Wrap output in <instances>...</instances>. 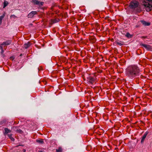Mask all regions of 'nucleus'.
Wrapping results in <instances>:
<instances>
[{
  "instance_id": "obj_1",
  "label": "nucleus",
  "mask_w": 152,
  "mask_h": 152,
  "mask_svg": "<svg viewBox=\"0 0 152 152\" xmlns=\"http://www.w3.org/2000/svg\"><path fill=\"white\" fill-rule=\"evenodd\" d=\"M126 72L129 77L133 79L140 75V70L137 66L133 65L128 67L126 69Z\"/></svg>"
},
{
  "instance_id": "obj_2",
  "label": "nucleus",
  "mask_w": 152,
  "mask_h": 152,
  "mask_svg": "<svg viewBox=\"0 0 152 152\" xmlns=\"http://www.w3.org/2000/svg\"><path fill=\"white\" fill-rule=\"evenodd\" d=\"M142 0V4L146 11L149 12L152 10V0Z\"/></svg>"
},
{
  "instance_id": "obj_3",
  "label": "nucleus",
  "mask_w": 152,
  "mask_h": 152,
  "mask_svg": "<svg viewBox=\"0 0 152 152\" xmlns=\"http://www.w3.org/2000/svg\"><path fill=\"white\" fill-rule=\"evenodd\" d=\"M97 74L96 73H94L87 77V81L88 83L90 84H93L97 80L96 77Z\"/></svg>"
},
{
  "instance_id": "obj_4",
  "label": "nucleus",
  "mask_w": 152,
  "mask_h": 152,
  "mask_svg": "<svg viewBox=\"0 0 152 152\" xmlns=\"http://www.w3.org/2000/svg\"><path fill=\"white\" fill-rule=\"evenodd\" d=\"M139 5V3L136 1H131L129 5V7L131 9H135L137 8Z\"/></svg>"
},
{
  "instance_id": "obj_5",
  "label": "nucleus",
  "mask_w": 152,
  "mask_h": 152,
  "mask_svg": "<svg viewBox=\"0 0 152 152\" xmlns=\"http://www.w3.org/2000/svg\"><path fill=\"white\" fill-rule=\"evenodd\" d=\"M140 45L144 47L148 50H152V47L149 45H146L143 44H140Z\"/></svg>"
},
{
  "instance_id": "obj_6",
  "label": "nucleus",
  "mask_w": 152,
  "mask_h": 152,
  "mask_svg": "<svg viewBox=\"0 0 152 152\" xmlns=\"http://www.w3.org/2000/svg\"><path fill=\"white\" fill-rule=\"evenodd\" d=\"M32 2L34 4L38 5L39 6H42L44 3L42 2H40L36 0H32Z\"/></svg>"
},
{
  "instance_id": "obj_7",
  "label": "nucleus",
  "mask_w": 152,
  "mask_h": 152,
  "mask_svg": "<svg viewBox=\"0 0 152 152\" xmlns=\"http://www.w3.org/2000/svg\"><path fill=\"white\" fill-rule=\"evenodd\" d=\"M37 12L36 11H32L28 14V18H32L35 15L37 14Z\"/></svg>"
},
{
  "instance_id": "obj_8",
  "label": "nucleus",
  "mask_w": 152,
  "mask_h": 152,
  "mask_svg": "<svg viewBox=\"0 0 152 152\" xmlns=\"http://www.w3.org/2000/svg\"><path fill=\"white\" fill-rule=\"evenodd\" d=\"M148 134V132H146L144 134V135L142 137V139L141 140V143H142L144 142L145 139V138L146 137V136H147Z\"/></svg>"
},
{
  "instance_id": "obj_9",
  "label": "nucleus",
  "mask_w": 152,
  "mask_h": 152,
  "mask_svg": "<svg viewBox=\"0 0 152 152\" xmlns=\"http://www.w3.org/2000/svg\"><path fill=\"white\" fill-rule=\"evenodd\" d=\"M11 41L10 40L7 41L6 42H4L1 44V45H9L11 43Z\"/></svg>"
},
{
  "instance_id": "obj_10",
  "label": "nucleus",
  "mask_w": 152,
  "mask_h": 152,
  "mask_svg": "<svg viewBox=\"0 0 152 152\" xmlns=\"http://www.w3.org/2000/svg\"><path fill=\"white\" fill-rule=\"evenodd\" d=\"M4 131L5 132L4 133V134L5 135L7 134L8 133H10L11 132V130L7 128H4Z\"/></svg>"
},
{
  "instance_id": "obj_11",
  "label": "nucleus",
  "mask_w": 152,
  "mask_h": 152,
  "mask_svg": "<svg viewBox=\"0 0 152 152\" xmlns=\"http://www.w3.org/2000/svg\"><path fill=\"white\" fill-rule=\"evenodd\" d=\"M31 45V44L30 42H28L27 43H25L24 45V47L27 49L30 47Z\"/></svg>"
},
{
  "instance_id": "obj_12",
  "label": "nucleus",
  "mask_w": 152,
  "mask_h": 152,
  "mask_svg": "<svg viewBox=\"0 0 152 152\" xmlns=\"http://www.w3.org/2000/svg\"><path fill=\"white\" fill-rule=\"evenodd\" d=\"M141 22L143 25L145 26H148L150 25V23H147L144 20H142Z\"/></svg>"
},
{
  "instance_id": "obj_13",
  "label": "nucleus",
  "mask_w": 152,
  "mask_h": 152,
  "mask_svg": "<svg viewBox=\"0 0 152 152\" xmlns=\"http://www.w3.org/2000/svg\"><path fill=\"white\" fill-rule=\"evenodd\" d=\"M5 16V13H4L2 15L0 16V25L1 24L2 21V20L4 18V16Z\"/></svg>"
},
{
  "instance_id": "obj_14",
  "label": "nucleus",
  "mask_w": 152,
  "mask_h": 152,
  "mask_svg": "<svg viewBox=\"0 0 152 152\" xmlns=\"http://www.w3.org/2000/svg\"><path fill=\"white\" fill-rule=\"evenodd\" d=\"M7 135L12 141H14L15 139L12 137V134H8Z\"/></svg>"
},
{
  "instance_id": "obj_15",
  "label": "nucleus",
  "mask_w": 152,
  "mask_h": 152,
  "mask_svg": "<svg viewBox=\"0 0 152 152\" xmlns=\"http://www.w3.org/2000/svg\"><path fill=\"white\" fill-rule=\"evenodd\" d=\"M36 141L39 143L42 144L44 143L43 140V139L37 140Z\"/></svg>"
},
{
  "instance_id": "obj_16",
  "label": "nucleus",
  "mask_w": 152,
  "mask_h": 152,
  "mask_svg": "<svg viewBox=\"0 0 152 152\" xmlns=\"http://www.w3.org/2000/svg\"><path fill=\"white\" fill-rule=\"evenodd\" d=\"M16 132L18 133H19L21 134H22L23 133V131L21 130L18 129V128H17Z\"/></svg>"
},
{
  "instance_id": "obj_17",
  "label": "nucleus",
  "mask_w": 152,
  "mask_h": 152,
  "mask_svg": "<svg viewBox=\"0 0 152 152\" xmlns=\"http://www.w3.org/2000/svg\"><path fill=\"white\" fill-rule=\"evenodd\" d=\"M62 149L61 147H59L58 148V149H56V152H62Z\"/></svg>"
},
{
  "instance_id": "obj_18",
  "label": "nucleus",
  "mask_w": 152,
  "mask_h": 152,
  "mask_svg": "<svg viewBox=\"0 0 152 152\" xmlns=\"http://www.w3.org/2000/svg\"><path fill=\"white\" fill-rule=\"evenodd\" d=\"M6 120H4L1 121L0 122V124L1 125H2L5 124L6 123Z\"/></svg>"
},
{
  "instance_id": "obj_19",
  "label": "nucleus",
  "mask_w": 152,
  "mask_h": 152,
  "mask_svg": "<svg viewBox=\"0 0 152 152\" xmlns=\"http://www.w3.org/2000/svg\"><path fill=\"white\" fill-rule=\"evenodd\" d=\"M3 8H4L7 6V4H8V3L7 2L4 1L3 3Z\"/></svg>"
},
{
  "instance_id": "obj_20",
  "label": "nucleus",
  "mask_w": 152,
  "mask_h": 152,
  "mask_svg": "<svg viewBox=\"0 0 152 152\" xmlns=\"http://www.w3.org/2000/svg\"><path fill=\"white\" fill-rule=\"evenodd\" d=\"M18 128L17 126H13L12 127V129L14 131H16Z\"/></svg>"
},
{
  "instance_id": "obj_21",
  "label": "nucleus",
  "mask_w": 152,
  "mask_h": 152,
  "mask_svg": "<svg viewBox=\"0 0 152 152\" xmlns=\"http://www.w3.org/2000/svg\"><path fill=\"white\" fill-rule=\"evenodd\" d=\"M117 43L120 46L124 44V42L120 41V42H117Z\"/></svg>"
},
{
  "instance_id": "obj_22",
  "label": "nucleus",
  "mask_w": 152,
  "mask_h": 152,
  "mask_svg": "<svg viewBox=\"0 0 152 152\" xmlns=\"http://www.w3.org/2000/svg\"><path fill=\"white\" fill-rule=\"evenodd\" d=\"M126 36L128 37H131V35L128 32L126 33Z\"/></svg>"
},
{
  "instance_id": "obj_23",
  "label": "nucleus",
  "mask_w": 152,
  "mask_h": 152,
  "mask_svg": "<svg viewBox=\"0 0 152 152\" xmlns=\"http://www.w3.org/2000/svg\"><path fill=\"white\" fill-rule=\"evenodd\" d=\"M15 58L14 56H12L10 57V60L13 61L14 59Z\"/></svg>"
},
{
  "instance_id": "obj_24",
  "label": "nucleus",
  "mask_w": 152,
  "mask_h": 152,
  "mask_svg": "<svg viewBox=\"0 0 152 152\" xmlns=\"http://www.w3.org/2000/svg\"><path fill=\"white\" fill-rule=\"evenodd\" d=\"M1 50V53L2 55H3V53H4V50H3V49H2Z\"/></svg>"
},
{
  "instance_id": "obj_25",
  "label": "nucleus",
  "mask_w": 152,
  "mask_h": 152,
  "mask_svg": "<svg viewBox=\"0 0 152 152\" xmlns=\"http://www.w3.org/2000/svg\"><path fill=\"white\" fill-rule=\"evenodd\" d=\"M2 49H3V47H2V46H1V45L0 46V49L2 50Z\"/></svg>"
},
{
  "instance_id": "obj_26",
  "label": "nucleus",
  "mask_w": 152,
  "mask_h": 152,
  "mask_svg": "<svg viewBox=\"0 0 152 152\" xmlns=\"http://www.w3.org/2000/svg\"><path fill=\"white\" fill-rule=\"evenodd\" d=\"M142 37V38H146V37H145V36H143V37Z\"/></svg>"
},
{
  "instance_id": "obj_27",
  "label": "nucleus",
  "mask_w": 152,
  "mask_h": 152,
  "mask_svg": "<svg viewBox=\"0 0 152 152\" xmlns=\"http://www.w3.org/2000/svg\"><path fill=\"white\" fill-rule=\"evenodd\" d=\"M39 152H43L42 151H39Z\"/></svg>"
},
{
  "instance_id": "obj_28",
  "label": "nucleus",
  "mask_w": 152,
  "mask_h": 152,
  "mask_svg": "<svg viewBox=\"0 0 152 152\" xmlns=\"http://www.w3.org/2000/svg\"><path fill=\"white\" fill-rule=\"evenodd\" d=\"M25 151H26L25 150H24V151H23V152H25Z\"/></svg>"
},
{
  "instance_id": "obj_29",
  "label": "nucleus",
  "mask_w": 152,
  "mask_h": 152,
  "mask_svg": "<svg viewBox=\"0 0 152 152\" xmlns=\"http://www.w3.org/2000/svg\"><path fill=\"white\" fill-rule=\"evenodd\" d=\"M92 39V38H90V39Z\"/></svg>"
},
{
  "instance_id": "obj_30",
  "label": "nucleus",
  "mask_w": 152,
  "mask_h": 152,
  "mask_svg": "<svg viewBox=\"0 0 152 152\" xmlns=\"http://www.w3.org/2000/svg\"><path fill=\"white\" fill-rule=\"evenodd\" d=\"M92 39V38H90V39Z\"/></svg>"
},
{
  "instance_id": "obj_31",
  "label": "nucleus",
  "mask_w": 152,
  "mask_h": 152,
  "mask_svg": "<svg viewBox=\"0 0 152 152\" xmlns=\"http://www.w3.org/2000/svg\"><path fill=\"white\" fill-rule=\"evenodd\" d=\"M92 39V38H90V39Z\"/></svg>"
},
{
  "instance_id": "obj_32",
  "label": "nucleus",
  "mask_w": 152,
  "mask_h": 152,
  "mask_svg": "<svg viewBox=\"0 0 152 152\" xmlns=\"http://www.w3.org/2000/svg\"><path fill=\"white\" fill-rule=\"evenodd\" d=\"M3 56H4V54H3Z\"/></svg>"
}]
</instances>
